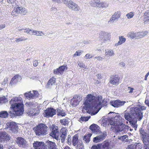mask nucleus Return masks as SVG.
Wrapping results in <instances>:
<instances>
[{
  "label": "nucleus",
  "mask_w": 149,
  "mask_h": 149,
  "mask_svg": "<svg viewBox=\"0 0 149 149\" xmlns=\"http://www.w3.org/2000/svg\"><path fill=\"white\" fill-rule=\"evenodd\" d=\"M56 79L54 77L51 78L46 84V88H51L52 86L55 85L56 83Z\"/></svg>",
  "instance_id": "24"
},
{
  "label": "nucleus",
  "mask_w": 149,
  "mask_h": 149,
  "mask_svg": "<svg viewBox=\"0 0 149 149\" xmlns=\"http://www.w3.org/2000/svg\"><path fill=\"white\" fill-rule=\"evenodd\" d=\"M145 102V103L149 107V101L147 100V97L146 98Z\"/></svg>",
  "instance_id": "64"
},
{
  "label": "nucleus",
  "mask_w": 149,
  "mask_h": 149,
  "mask_svg": "<svg viewBox=\"0 0 149 149\" xmlns=\"http://www.w3.org/2000/svg\"><path fill=\"white\" fill-rule=\"evenodd\" d=\"M22 99L20 97L13 98L10 101L11 104L9 113L11 118L22 115L24 111V105Z\"/></svg>",
  "instance_id": "4"
},
{
  "label": "nucleus",
  "mask_w": 149,
  "mask_h": 149,
  "mask_svg": "<svg viewBox=\"0 0 149 149\" xmlns=\"http://www.w3.org/2000/svg\"><path fill=\"white\" fill-rule=\"evenodd\" d=\"M93 6L96 7L107 8L108 6V4L104 2H95Z\"/></svg>",
  "instance_id": "22"
},
{
  "label": "nucleus",
  "mask_w": 149,
  "mask_h": 149,
  "mask_svg": "<svg viewBox=\"0 0 149 149\" xmlns=\"http://www.w3.org/2000/svg\"><path fill=\"white\" fill-rule=\"evenodd\" d=\"M10 136L6 132H3L0 133V142H2L5 141H9Z\"/></svg>",
  "instance_id": "16"
},
{
  "label": "nucleus",
  "mask_w": 149,
  "mask_h": 149,
  "mask_svg": "<svg viewBox=\"0 0 149 149\" xmlns=\"http://www.w3.org/2000/svg\"><path fill=\"white\" fill-rule=\"evenodd\" d=\"M91 41L89 40H84L83 41V43L84 44H90L91 43Z\"/></svg>",
  "instance_id": "62"
},
{
  "label": "nucleus",
  "mask_w": 149,
  "mask_h": 149,
  "mask_svg": "<svg viewBox=\"0 0 149 149\" xmlns=\"http://www.w3.org/2000/svg\"><path fill=\"white\" fill-rule=\"evenodd\" d=\"M107 135V132L104 131L99 136L94 137L93 139V142L98 143L104 139Z\"/></svg>",
  "instance_id": "18"
},
{
  "label": "nucleus",
  "mask_w": 149,
  "mask_h": 149,
  "mask_svg": "<svg viewBox=\"0 0 149 149\" xmlns=\"http://www.w3.org/2000/svg\"><path fill=\"white\" fill-rule=\"evenodd\" d=\"M72 102L73 103V104L75 105H77L79 104V102L78 99H74Z\"/></svg>",
  "instance_id": "52"
},
{
  "label": "nucleus",
  "mask_w": 149,
  "mask_h": 149,
  "mask_svg": "<svg viewBox=\"0 0 149 149\" xmlns=\"http://www.w3.org/2000/svg\"><path fill=\"white\" fill-rule=\"evenodd\" d=\"M33 129L37 136H43L47 133L48 127L45 124L40 123Z\"/></svg>",
  "instance_id": "5"
},
{
  "label": "nucleus",
  "mask_w": 149,
  "mask_h": 149,
  "mask_svg": "<svg viewBox=\"0 0 149 149\" xmlns=\"http://www.w3.org/2000/svg\"><path fill=\"white\" fill-rule=\"evenodd\" d=\"M27 11L25 8L22 7L18 6L16 8L15 7L13 10L11 15H17L16 14H20L22 15H24L27 13Z\"/></svg>",
  "instance_id": "9"
},
{
  "label": "nucleus",
  "mask_w": 149,
  "mask_h": 149,
  "mask_svg": "<svg viewBox=\"0 0 149 149\" xmlns=\"http://www.w3.org/2000/svg\"><path fill=\"white\" fill-rule=\"evenodd\" d=\"M45 146L48 149H58L55 142L48 140L45 143Z\"/></svg>",
  "instance_id": "20"
},
{
  "label": "nucleus",
  "mask_w": 149,
  "mask_h": 149,
  "mask_svg": "<svg viewBox=\"0 0 149 149\" xmlns=\"http://www.w3.org/2000/svg\"><path fill=\"white\" fill-rule=\"evenodd\" d=\"M68 130L65 128H62L60 130V134L62 135H67V132Z\"/></svg>",
  "instance_id": "41"
},
{
  "label": "nucleus",
  "mask_w": 149,
  "mask_h": 149,
  "mask_svg": "<svg viewBox=\"0 0 149 149\" xmlns=\"http://www.w3.org/2000/svg\"><path fill=\"white\" fill-rule=\"evenodd\" d=\"M94 59L96 60L97 59V60L98 61H102V57L100 56H96L94 58Z\"/></svg>",
  "instance_id": "55"
},
{
  "label": "nucleus",
  "mask_w": 149,
  "mask_h": 149,
  "mask_svg": "<svg viewBox=\"0 0 149 149\" xmlns=\"http://www.w3.org/2000/svg\"><path fill=\"white\" fill-rule=\"evenodd\" d=\"M33 30L29 29V31H28V34L29 35H32L33 34Z\"/></svg>",
  "instance_id": "58"
},
{
  "label": "nucleus",
  "mask_w": 149,
  "mask_h": 149,
  "mask_svg": "<svg viewBox=\"0 0 149 149\" xmlns=\"http://www.w3.org/2000/svg\"><path fill=\"white\" fill-rule=\"evenodd\" d=\"M110 33L102 31H100L99 33V38L102 40L104 41H107L110 39Z\"/></svg>",
  "instance_id": "13"
},
{
  "label": "nucleus",
  "mask_w": 149,
  "mask_h": 149,
  "mask_svg": "<svg viewBox=\"0 0 149 149\" xmlns=\"http://www.w3.org/2000/svg\"><path fill=\"white\" fill-rule=\"evenodd\" d=\"M70 119L66 117L63 119H61L60 120V123L62 125H68L69 123L68 120Z\"/></svg>",
  "instance_id": "31"
},
{
  "label": "nucleus",
  "mask_w": 149,
  "mask_h": 149,
  "mask_svg": "<svg viewBox=\"0 0 149 149\" xmlns=\"http://www.w3.org/2000/svg\"><path fill=\"white\" fill-rule=\"evenodd\" d=\"M56 110L53 108H48L45 110L43 113L44 116L47 118L52 117L56 114Z\"/></svg>",
  "instance_id": "12"
},
{
  "label": "nucleus",
  "mask_w": 149,
  "mask_h": 149,
  "mask_svg": "<svg viewBox=\"0 0 149 149\" xmlns=\"http://www.w3.org/2000/svg\"><path fill=\"white\" fill-rule=\"evenodd\" d=\"M146 108L143 106L139 105L137 107L130 108L129 110H126L122 114L125 119L129 121L135 130L137 128V120H140L143 117V113L141 111L146 110Z\"/></svg>",
  "instance_id": "3"
},
{
  "label": "nucleus",
  "mask_w": 149,
  "mask_h": 149,
  "mask_svg": "<svg viewBox=\"0 0 149 149\" xmlns=\"http://www.w3.org/2000/svg\"><path fill=\"white\" fill-rule=\"evenodd\" d=\"M91 118V116L81 117L80 118V120L82 121H88Z\"/></svg>",
  "instance_id": "43"
},
{
  "label": "nucleus",
  "mask_w": 149,
  "mask_h": 149,
  "mask_svg": "<svg viewBox=\"0 0 149 149\" xmlns=\"http://www.w3.org/2000/svg\"><path fill=\"white\" fill-rule=\"evenodd\" d=\"M52 1L53 3L55 4L57 3L58 4L61 3V2L60 0H52Z\"/></svg>",
  "instance_id": "56"
},
{
  "label": "nucleus",
  "mask_w": 149,
  "mask_h": 149,
  "mask_svg": "<svg viewBox=\"0 0 149 149\" xmlns=\"http://www.w3.org/2000/svg\"><path fill=\"white\" fill-rule=\"evenodd\" d=\"M8 113L5 111H1L0 112V117L2 118H6L8 116Z\"/></svg>",
  "instance_id": "33"
},
{
  "label": "nucleus",
  "mask_w": 149,
  "mask_h": 149,
  "mask_svg": "<svg viewBox=\"0 0 149 149\" xmlns=\"http://www.w3.org/2000/svg\"><path fill=\"white\" fill-rule=\"evenodd\" d=\"M51 128V132L50 134V135L56 140H58L59 134L58 127L52 125Z\"/></svg>",
  "instance_id": "11"
},
{
  "label": "nucleus",
  "mask_w": 149,
  "mask_h": 149,
  "mask_svg": "<svg viewBox=\"0 0 149 149\" xmlns=\"http://www.w3.org/2000/svg\"><path fill=\"white\" fill-rule=\"evenodd\" d=\"M91 136V134H88L87 135H85L84 136L83 140L86 143L89 142L90 141V138Z\"/></svg>",
  "instance_id": "36"
},
{
  "label": "nucleus",
  "mask_w": 149,
  "mask_h": 149,
  "mask_svg": "<svg viewBox=\"0 0 149 149\" xmlns=\"http://www.w3.org/2000/svg\"><path fill=\"white\" fill-rule=\"evenodd\" d=\"M111 80L110 82L113 85H116L119 84L120 78L117 75H113L111 77Z\"/></svg>",
  "instance_id": "23"
},
{
  "label": "nucleus",
  "mask_w": 149,
  "mask_h": 149,
  "mask_svg": "<svg viewBox=\"0 0 149 149\" xmlns=\"http://www.w3.org/2000/svg\"><path fill=\"white\" fill-rule=\"evenodd\" d=\"M86 99L84 103V106L82 110L83 112H86L91 115H95L99 111L102 107L107 105V101L102 100V96L96 97L91 94L86 96Z\"/></svg>",
  "instance_id": "1"
},
{
  "label": "nucleus",
  "mask_w": 149,
  "mask_h": 149,
  "mask_svg": "<svg viewBox=\"0 0 149 149\" xmlns=\"http://www.w3.org/2000/svg\"><path fill=\"white\" fill-rule=\"evenodd\" d=\"M143 20L145 24H148L149 22V10H147L144 13Z\"/></svg>",
  "instance_id": "29"
},
{
  "label": "nucleus",
  "mask_w": 149,
  "mask_h": 149,
  "mask_svg": "<svg viewBox=\"0 0 149 149\" xmlns=\"http://www.w3.org/2000/svg\"><path fill=\"white\" fill-rule=\"evenodd\" d=\"M67 135L60 134V139L61 142L63 143L65 141Z\"/></svg>",
  "instance_id": "49"
},
{
  "label": "nucleus",
  "mask_w": 149,
  "mask_h": 149,
  "mask_svg": "<svg viewBox=\"0 0 149 149\" xmlns=\"http://www.w3.org/2000/svg\"><path fill=\"white\" fill-rule=\"evenodd\" d=\"M15 39V41L17 42H19L20 41H24L27 39L24 37H21L19 38H16Z\"/></svg>",
  "instance_id": "50"
},
{
  "label": "nucleus",
  "mask_w": 149,
  "mask_h": 149,
  "mask_svg": "<svg viewBox=\"0 0 149 149\" xmlns=\"http://www.w3.org/2000/svg\"><path fill=\"white\" fill-rule=\"evenodd\" d=\"M127 88H128V89L130 90V91L129 92V93H132L133 92V91L134 90V89L133 88H131L130 87H127Z\"/></svg>",
  "instance_id": "59"
},
{
  "label": "nucleus",
  "mask_w": 149,
  "mask_h": 149,
  "mask_svg": "<svg viewBox=\"0 0 149 149\" xmlns=\"http://www.w3.org/2000/svg\"><path fill=\"white\" fill-rule=\"evenodd\" d=\"M16 1V0H7L8 3L10 4H13Z\"/></svg>",
  "instance_id": "57"
},
{
  "label": "nucleus",
  "mask_w": 149,
  "mask_h": 149,
  "mask_svg": "<svg viewBox=\"0 0 149 149\" xmlns=\"http://www.w3.org/2000/svg\"><path fill=\"white\" fill-rule=\"evenodd\" d=\"M33 146L35 149H40L45 145L42 142L36 141L33 143Z\"/></svg>",
  "instance_id": "25"
},
{
  "label": "nucleus",
  "mask_w": 149,
  "mask_h": 149,
  "mask_svg": "<svg viewBox=\"0 0 149 149\" xmlns=\"http://www.w3.org/2000/svg\"><path fill=\"white\" fill-rule=\"evenodd\" d=\"M143 148V144L140 143H133L127 146V149H142Z\"/></svg>",
  "instance_id": "17"
},
{
  "label": "nucleus",
  "mask_w": 149,
  "mask_h": 149,
  "mask_svg": "<svg viewBox=\"0 0 149 149\" xmlns=\"http://www.w3.org/2000/svg\"><path fill=\"white\" fill-rule=\"evenodd\" d=\"M33 66L35 67H36L38 65V62L37 61L35 60L33 61Z\"/></svg>",
  "instance_id": "61"
},
{
  "label": "nucleus",
  "mask_w": 149,
  "mask_h": 149,
  "mask_svg": "<svg viewBox=\"0 0 149 149\" xmlns=\"http://www.w3.org/2000/svg\"><path fill=\"white\" fill-rule=\"evenodd\" d=\"M6 125V128H9L13 133L15 134L17 133L18 127L16 123L10 120L7 122Z\"/></svg>",
  "instance_id": "8"
},
{
  "label": "nucleus",
  "mask_w": 149,
  "mask_h": 149,
  "mask_svg": "<svg viewBox=\"0 0 149 149\" xmlns=\"http://www.w3.org/2000/svg\"><path fill=\"white\" fill-rule=\"evenodd\" d=\"M72 142L74 146H75L79 142H78V136L76 134L73 137Z\"/></svg>",
  "instance_id": "35"
},
{
  "label": "nucleus",
  "mask_w": 149,
  "mask_h": 149,
  "mask_svg": "<svg viewBox=\"0 0 149 149\" xmlns=\"http://www.w3.org/2000/svg\"><path fill=\"white\" fill-rule=\"evenodd\" d=\"M34 111H35V110L33 109H30V110L29 111L28 113V115L30 116L37 115V113H34Z\"/></svg>",
  "instance_id": "39"
},
{
  "label": "nucleus",
  "mask_w": 149,
  "mask_h": 149,
  "mask_svg": "<svg viewBox=\"0 0 149 149\" xmlns=\"http://www.w3.org/2000/svg\"><path fill=\"white\" fill-rule=\"evenodd\" d=\"M57 115L58 116H64L66 114L64 111L63 110H61L60 109H57Z\"/></svg>",
  "instance_id": "37"
},
{
  "label": "nucleus",
  "mask_w": 149,
  "mask_h": 149,
  "mask_svg": "<svg viewBox=\"0 0 149 149\" xmlns=\"http://www.w3.org/2000/svg\"><path fill=\"white\" fill-rule=\"evenodd\" d=\"M118 139L123 141H124L125 142H128V137L127 135H126L120 136L118 138Z\"/></svg>",
  "instance_id": "38"
},
{
  "label": "nucleus",
  "mask_w": 149,
  "mask_h": 149,
  "mask_svg": "<svg viewBox=\"0 0 149 149\" xmlns=\"http://www.w3.org/2000/svg\"><path fill=\"white\" fill-rule=\"evenodd\" d=\"M120 12L117 11L115 12L112 15L110 20L108 22V23H113L116 20L117 21L118 19L120 17Z\"/></svg>",
  "instance_id": "19"
},
{
  "label": "nucleus",
  "mask_w": 149,
  "mask_h": 149,
  "mask_svg": "<svg viewBox=\"0 0 149 149\" xmlns=\"http://www.w3.org/2000/svg\"><path fill=\"white\" fill-rule=\"evenodd\" d=\"M99 127L95 124H93L90 126V129L95 134H97L99 132Z\"/></svg>",
  "instance_id": "26"
},
{
  "label": "nucleus",
  "mask_w": 149,
  "mask_h": 149,
  "mask_svg": "<svg viewBox=\"0 0 149 149\" xmlns=\"http://www.w3.org/2000/svg\"><path fill=\"white\" fill-rule=\"evenodd\" d=\"M39 94L38 92L36 91H33L32 92L31 91L28 93H26L24 94V96L28 99L36 98L38 97Z\"/></svg>",
  "instance_id": "15"
},
{
  "label": "nucleus",
  "mask_w": 149,
  "mask_h": 149,
  "mask_svg": "<svg viewBox=\"0 0 149 149\" xmlns=\"http://www.w3.org/2000/svg\"><path fill=\"white\" fill-rule=\"evenodd\" d=\"M33 34L37 36H42L43 35V33L42 32H40L33 30Z\"/></svg>",
  "instance_id": "44"
},
{
  "label": "nucleus",
  "mask_w": 149,
  "mask_h": 149,
  "mask_svg": "<svg viewBox=\"0 0 149 149\" xmlns=\"http://www.w3.org/2000/svg\"><path fill=\"white\" fill-rule=\"evenodd\" d=\"M134 13L133 12H130L127 13L126 16L128 19L132 18L134 15Z\"/></svg>",
  "instance_id": "45"
},
{
  "label": "nucleus",
  "mask_w": 149,
  "mask_h": 149,
  "mask_svg": "<svg viewBox=\"0 0 149 149\" xmlns=\"http://www.w3.org/2000/svg\"><path fill=\"white\" fill-rule=\"evenodd\" d=\"M93 56L89 54H86L84 56L85 58L86 59L91 58Z\"/></svg>",
  "instance_id": "54"
},
{
  "label": "nucleus",
  "mask_w": 149,
  "mask_h": 149,
  "mask_svg": "<svg viewBox=\"0 0 149 149\" xmlns=\"http://www.w3.org/2000/svg\"><path fill=\"white\" fill-rule=\"evenodd\" d=\"M62 2L69 8L74 11H79L80 7L76 3L71 0H62Z\"/></svg>",
  "instance_id": "6"
},
{
  "label": "nucleus",
  "mask_w": 149,
  "mask_h": 149,
  "mask_svg": "<svg viewBox=\"0 0 149 149\" xmlns=\"http://www.w3.org/2000/svg\"><path fill=\"white\" fill-rule=\"evenodd\" d=\"M115 54L113 49H108L105 50V56L108 57L109 56H113Z\"/></svg>",
  "instance_id": "27"
},
{
  "label": "nucleus",
  "mask_w": 149,
  "mask_h": 149,
  "mask_svg": "<svg viewBox=\"0 0 149 149\" xmlns=\"http://www.w3.org/2000/svg\"><path fill=\"white\" fill-rule=\"evenodd\" d=\"M127 36L132 39H136V32H130L128 33Z\"/></svg>",
  "instance_id": "32"
},
{
  "label": "nucleus",
  "mask_w": 149,
  "mask_h": 149,
  "mask_svg": "<svg viewBox=\"0 0 149 149\" xmlns=\"http://www.w3.org/2000/svg\"><path fill=\"white\" fill-rule=\"evenodd\" d=\"M103 120H102L103 123L102 125L103 126H105L107 125H111V128L114 129L116 133L120 132L126 133L129 130L130 131L133 130L132 129L124 124L125 120L119 115L116 116L114 118H104Z\"/></svg>",
  "instance_id": "2"
},
{
  "label": "nucleus",
  "mask_w": 149,
  "mask_h": 149,
  "mask_svg": "<svg viewBox=\"0 0 149 149\" xmlns=\"http://www.w3.org/2000/svg\"><path fill=\"white\" fill-rule=\"evenodd\" d=\"M21 79V77L20 76L15 75L11 79L9 84L11 86H13L16 84L18 81H19Z\"/></svg>",
  "instance_id": "21"
},
{
  "label": "nucleus",
  "mask_w": 149,
  "mask_h": 149,
  "mask_svg": "<svg viewBox=\"0 0 149 149\" xmlns=\"http://www.w3.org/2000/svg\"><path fill=\"white\" fill-rule=\"evenodd\" d=\"M77 149H85L84 145L82 142H79L77 144Z\"/></svg>",
  "instance_id": "40"
},
{
  "label": "nucleus",
  "mask_w": 149,
  "mask_h": 149,
  "mask_svg": "<svg viewBox=\"0 0 149 149\" xmlns=\"http://www.w3.org/2000/svg\"><path fill=\"white\" fill-rule=\"evenodd\" d=\"M125 101H122L119 100L111 101L110 102V104L114 107H120L123 106L125 103Z\"/></svg>",
  "instance_id": "14"
},
{
  "label": "nucleus",
  "mask_w": 149,
  "mask_h": 149,
  "mask_svg": "<svg viewBox=\"0 0 149 149\" xmlns=\"http://www.w3.org/2000/svg\"><path fill=\"white\" fill-rule=\"evenodd\" d=\"M119 41L115 44V46H117L120 45L124 43L126 41V38L124 37L123 36H119Z\"/></svg>",
  "instance_id": "30"
},
{
  "label": "nucleus",
  "mask_w": 149,
  "mask_h": 149,
  "mask_svg": "<svg viewBox=\"0 0 149 149\" xmlns=\"http://www.w3.org/2000/svg\"><path fill=\"white\" fill-rule=\"evenodd\" d=\"M59 72L58 68H57L54 70V73L55 74H58L60 73Z\"/></svg>",
  "instance_id": "60"
},
{
  "label": "nucleus",
  "mask_w": 149,
  "mask_h": 149,
  "mask_svg": "<svg viewBox=\"0 0 149 149\" xmlns=\"http://www.w3.org/2000/svg\"><path fill=\"white\" fill-rule=\"evenodd\" d=\"M8 78L6 77L4 79L3 81L1 83L2 85L4 86L7 83V82L8 81Z\"/></svg>",
  "instance_id": "51"
},
{
  "label": "nucleus",
  "mask_w": 149,
  "mask_h": 149,
  "mask_svg": "<svg viewBox=\"0 0 149 149\" xmlns=\"http://www.w3.org/2000/svg\"><path fill=\"white\" fill-rule=\"evenodd\" d=\"M148 32L146 31L136 32V39L143 38L146 35Z\"/></svg>",
  "instance_id": "28"
},
{
  "label": "nucleus",
  "mask_w": 149,
  "mask_h": 149,
  "mask_svg": "<svg viewBox=\"0 0 149 149\" xmlns=\"http://www.w3.org/2000/svg\"><path fill=\"white\" fill-rule=\"evenodd\" d=\"M109 146V144L108 142H104L103 144H102V149H111Z\"/></svg>",
  "instance_id": "34"
},
{
  "label": "nucleus",
  "mask_w": 149,
  "mask_h": 149,
  "mask_svg": "<svg viewBox=\"0 0 149 149\" xmlns=\"http://www.w3.org/2000/svg\"><path fill=\"white\" fill-rule=\"evenodd\" d=\"M65 67L66 66L64 65H62L61 66L58 68L60 74H61L63 72L65 69Z\"/></svg>",
  "instance_id": "46"
},
{
  "label": "nucleus",
  "mask_w": 149,
  "mask_h": 149,
  "mask_svg": "<svg viewBox=\"0 0 149 149\" xmlns=\"http://www.w3.org/2000/svg\"><path fill=\"white\" fill-rule=\"evenodd\" d=\"M83 52V51L81 50H77L73 55L74 56H79Z\"/></svg>",
  "instance_id": "47"
},
{
  "label": "nucleus",
  "mask_w": 149,
  "mask_h": 149,
  "mask_svg": "<svg viewBox=\"0 0 149 149\" xmlns=\"http://www.w3.org/2000/svg\"><path fill=\"white\" fill-rule=\"evenodd\" d=\"M16 142L18 146L23 148H25L27 146L28 144L26 140L21 137H18L16 138Z\"/></svg>",
  "instance_id": "10"
},
{
  "label": "nucleus",
  "mask_w": 149,
  "mask_h": 149,
  "mask_svg": "<svg viewBox=\"0 0 149 149\" xmlns=\"http://www.w3.org/2000/svg\"><path fill=\"white\" fill-rule=\"evenodd\" d=\"M102 144H97L96 145H93L92 146L91 149H100L102 147Z\"/></svg>",
  "instance_id": "42"
},
{
  "label": "nucleus",
  "mask_w": 149,
  "mask_h": 149,
  "mask_svg": "<svg viewBox=\"0 0 149 149\" xmlns=\"http://www.w3.org/2000/svg\"><path fill=\"white\" fill-rule=\"evenodd\" d=\"M0 100L1 102V104L6 103L7 101V98L5 96L1 97L0 98Z\"/></svg>",
  "instance_id": "48"
},
{
  "label": "nucleus",
  "mask_w": 149,
  "mask_h": 149,
  "mask_svg": "<svg viewBox=\"0 0 149 149\" xmlns=\"http://www.w3.org/2000/svg\"><path fill=\"white\" fill-rule=\"evenodd\" d=\"M96 76L97 77V79L98 80H100L102 79L101 75V74H97L96 75Z\"/></svg>",
  "instance_id": "63"
},
{
  "label": "nucleus",
  "mask_w": 149,
  "mask_h": 149,
  "mask_svg": "<svg viewBox=\"0 0 149 149\" xmlns=\"http://www.w3.org/2000/svg\"><path fill=\"white\" fill-rule=\"evenodd\" d=\"M77 64H78V65L79 66V67H81H81L84 68V67L85 66V65L84 64V63H83L82 62H81L79 61H78L77 62Z\"/></svg>",
  "instance_id": "53"
},
{
  "label": "nucleus",
  "mask_w": 149,
  "mask_h": 149,
  "mask_svg": "<svg viewBox=\"0 0 149 149\" xmlns=\"http://www.w3.org/2000/svg\"><path fill=\"white\" fill-rule=\"evenodd\" d=\"M139 131L141 134L142 141L144 144V148H149V134L141 128L139 130Z\"/></svg>",
  "instance_id": "7"
}]
</instances>
